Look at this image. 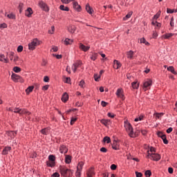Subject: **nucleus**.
Returning a JSON list of instances; mask_svg holds the SVG:
<instances>
[{
    "label": "nucleus",
    "instance_id": "obj_26",
    "mask_svg": "<svg viewBox=\"0 0 177 177\" xmlns=\"http://www.w3.org/2000/svg\"><path fill=\"white\" fill-rule=\"evenodd\" d=\"M83 167H84V162H80L77 166V170L82 171Z\"/></svg>",
    "mask_w": 177,
    "mask_h": 177
},
{
    "label": "nucleus",
    "instance_id": "obj_38",
    "mask_svg": "<svg viewBox=\"0 0 177 177\" xmlns=\"http://www.w3.org/2000/svg\"><path fill=\"white\" fill-rule=\"evenodd\" d=\"M157 136H158V138H161V139H162L165 136V134H164L163 132L158 131L157 133Z\"/></svg>",
    "mask_w": 177,
    "mask_h": 177
},
{
    "label": "nucleus",
    "instance_id": "obj_15",
    "mask_svg": "<svg viewBox=\"0 0 177 177\" xmlns=\"http://www.w3.org/2000/svg\"><path fill=\"white\" fill-rule=\"evenodd\" d=\"M59 151L62 153H67V151H68V149H67V147L65 145H61L59 147Z\"/></svg>",
    "mask_w": 177,
    "mask_h": 177
},
{
    "label": "nucleus",
    "instance_id": "obj_46",
    "mask_svg": "<svg viewBox=\"0 0 177 177\" xmlns=\"http://www.w3.org/2000/svg\"><path fill=\"white\" fill-rule=\"evenodd\" d=\"M24 7V5L22 3H20L19 4V13H21L23 12Z\"/></svg>",
    "mask_w": 177,
    "mask_h": 177
},
{
    "label": "nucleus",
    "instance_id": "obj_10",
    "mask_svg": "<svg viewBox=\"0 0 177 177\" xmlns=\"http://www.w3.org/2000/svg\"><path fill=\"white\" fill-rule=\"evenodd\" d=\"M153 82L150 80H147L143 83L144 89H147L148 88H150L151 85H152Z\"/></svg>",
    "mask_w": 177,
    "mask_h": 177
},
{
    "label": "nucleus",
    "instance_id": "obj_11",
    "mask_svg": "<svg viewBox=\"0 0 177 177\" xmlns=\"http://www.w3.org/2000/svg\"><path fill=\"white\" fill-rule=\"evenodd\" d=\"M17 133L13 131H6V135H7L8 137H9V139H13L15 136H16Z\"/></svg>",
    "mask_w": 177,
    "mask_h": 177
},
{
    "label": "nucleus",
    "instance_id": "obj_5",
    "mask_svg": "<svg viewBox=\"0 0 177 177\" xmlns=\"http://www.w3.org/2000/svg\"><path fill=\"white\" fill-rule=\"evenodd\" d=\"M11 78L14 82H24V80L17 74L12 73Z\"/></svg>",
    "mask_w": 177,
    "mask_h": 177
},
{
    "label": "nucleus",
    "instance_id": "obj_60",
    "mask_svg": "<svg viewBox=\"0 0 177 177\" xmlns=\"http://www.w3.org/2000/svg\"><path fill=\"white\" fill-rule=\"evenodd\" d=\"M51 177H60V174H59L57 172H55L51 176Z\"/></svg>",
    "mask_w": 177,
    "mask_h": 177
},
{
    "label": "nucleus",
    "instance_id": "obj_8",
    "mask_svg": "<svg viewBox=\"0 0 177 177\" xmlns=\"http://www.w3.org/2000/svg\"><path fill=\"white\" fill-rule=\"evenodd\" d=\"M115 95L118 96V97L122 99V100H125V97L124 96V91H122V88H118Z\"/></svg>",
    "mask_w": 177,
    "mask_h": 177
},
{
    "label": "nucleus",
    "instance_id": "obj_24",
    "mask_svg": "<svg viewBox=\"0 0 177 177\" xmlns=\"http://www.w3.org/2000/svg\"><path fill=\"white\" fill-rule=\"evenodd\" d=\"M0 62H4V63H8V58L5 57L3 54H0Z\"/></svg>",
    "mask_w": 177,
    "mask_h": 177
},
{
    "label": "nucleus",
    "instance_id": "obj_58",
    "mask_svg": "<svg viewBox=\"0 0 177 177\" xmlns=\"http://www.w3.org/2000/svg\"><path fill=\"white\" fill-rule=\"evenodd\" d=\"M136 177H142L143 176V174L140 172L136 171Z\"/></svg>",
    "mask_w": 177,
    "mask_h": 177
},
{
    "label": "nucleus",
    "instance_id": "obj_27",
    "mask_svg": "<svg viewBox=\"0 0 177 177\" xmlns=\"http://www.w3.org/2000/svg\"><path fill=\"white\" fill-rule=\"evenodd\" d=\"M64 45H71L73 44V40L71 39L66 38L64 41Z\"/></svg>",
    "mask_w": 177,
    "mask_h": 177
},
{
    "label": "nucleus",
    "instance_id": "obj_1",
    "mask_svg": "<svg viewBox=\"0 0 177 177\" xmlns=\"http://www.w3.org/2000/svg\"><path fill=\"white\" fill-rule=\"evenodd\" d=\"M124 128L127 132H128L130 138H135V134H133V128L128 120L124 121Z\"/></svg>",
    "mask_w": 177,
    "mask_h": 177
},
{
    "label": "nucleus",
    "instance_id": "obj_21",
    "mask_svg": "<svg viewBox=\"0 0 177 177\" xmlns=\"http://www.w3.org/2000/svg\"><path fill=\"white\" fill-rule=\"evenodd\" d=\"M86 10L89 13V15H92L93 10L92 9L91 6L89 4H86Z\"/></svg>",
    "mask_w": 177,
    "mask_h": 177
},
{
    "label": "nucleus",
    "instance_id": "obj_54",
    "mask_svg": "<svg viewBox=\"0 0 177 177\" xmlns=\"http://www.w3.org/2000/svg\"><path fill=\"white\" fill-rule=\"evenodd\" d=\"M7 27H8V25L5 23L0 24V28L1 29L6 28Z\"/></svg>",
    "mask_w": 177,
    "mask_h": 177
},
{
    "label": "nucleus",
    "instance_id": "obj_35",
    "mask_svg": "<svg viewBox=\"0 0 177 177\" xmlns=\"http://www.w3.org/2000/svg\"><path fill=\"white\" fill-rule=\"evenodd\" d=\"M100 75H98L97 73H95L94 75V80L96 82H99V80H100Z\"/></svg>",
    "mask_w": 177,
    "mask_h": 177
},
{
    "label": "nucleus",
    "instance_id": "obj_16",
    "mask_svg": "<svg viewBox=\"0 0 177 177\" xmlns=\"http://www.w3.org/2000/svg\"><path fill=\"white\" fill-rule=\"evenodd\" d=\"M10 150H12L11 147H6L2 151V154L3 156H6V154H8V153H9V151H10Z\"/></svg>",
    "mask_w": 177,
    "mask_h": 177
},
{
    "label": "nucleus",
    "instance_id": "obj_13",
    "mask_svg": "<svg viewBox=\"0 0 177 177\" xmlns=\"http://www.w3.org/2000/svg\"><path fill=\"white\" fill-rule=\"evenodd\" d=\"M73 8L75 9V10H77V12H81V6H80V4H78V2L73 1Z\"/></svg>",
    "mask_w": 177,
    "mask_h": 177
},
{
    "label": "nucleus",
    "instance_id": "obj_29",
    "mask_svg": "<svg viewBox=\"0 0 177 177\" xmlns=\"http://www.w3.org/2000/svg\"><path fill=\"white\" fill-rule=\"evenodd\" d=\"M60 10H64V12H68L70 10V8L68 7L64 6V5H61L59 6Z\"/></svg>",
    "mask_w": 177,
    "mask_h": 177
},
{
    "label": "nucleus",
    "instance_id": "obj_19",
    "mask_svg": "<svg viewBox=\"0 0 177 177\" xmlns=\"http://www.w3.org/2000/svg\"><path fill=\"white\" fill-rule=\"evenodd\" d=\"M68 31L71 34H74L75 32V26L74 25H70L68 27Z\"/></svg>",
    "mask_w": 177,
    "mask_h": 177
},
{
    "label": "nucleus",
    "instance_id": "obj_40",
    "mask_svg": "<svg viewBox=\"0 0 177 177\" xmlns=\"http://www.w3.org/2000/svg\"><path fill=\"white\" fill-rule=\"evenodd\" d=\"M95 174V173L93 172V169H90L88 171V172L87 173V175L88 177H92V176H93Z\"/></svg>",
    "mask_w": 177,
    "mask_h": 177
},
{
    "label": "nucleus",
    "instance_id": "obj_63",
    "mask_svg": "<svg viewBox=\"0 0 177 177\" xmlns=\"http://www.w3.org/2000/svg\"><path fill=\"white\" fill-rule=\"evenodd\" d=\"M158 37V35L157 34V32L153 31V38H157Z\"/></svg>",
    "mask_w": 177,
    "mask_h": 177
},
{
    "label": "nucleus",
    "instance_id": "obj_43",
    "mask_svg": "<svg viewBox=\"0 0 177 177\" xmlns=\"http://www.w3.org/2000/svg\"><path fill=\"white\" fill-rule=\"evenodd\" d=\"M7 17H8V19H12V20H14L15 19H16V15L11 13L7 15Z\"/></svg>",
    "mask_w": 177,
    "mask_h": 177
},
{
    "label": "nucleus",
    "instance_id": "obj_57",
    "mask_svg": "<svg viewBox=\"0 0 177 177\" xmlns=\"http://www.w3.org/2000/svg\"><path fill=\"white\" fill-rule=\"evenodd\" d=\"M111 169H112V171H115V169H117V165L113 164L111 165Z\"/></svg>",
    "mask_w": 177,
    "mask_h": 177
},
{
    "label": "nucleus",
    "instance_id": "obj_55",
    "mask_svg": "<svg viewBox=\"0 0 177 177\" xmlns=\"http://www.w3.org/2000/svg\"><path fill=\"white\" fill-rule=\"evenodd\" d=\"M17 52L20 53L21 52H23V46H19L17 48Z\"/></svg>",
    "mask_w": 177,
    "mask_h": 177
},
{
    "label": "nucleus",
    "instance_id": "obj_45",
    "mask_svg": "<svg viewBox=\"0 0 177 177\" xmlns=\"http://www.w3.org/2000/svg\"><path fill=\"white\" fill-rule=\"evenodd\" d=\"M131 16H132V12H129L125 17L123 18V20H127V19L131 18Z\"/></svg>",
    "mask_w": 177,
    "mask_h": 177
},
{
    "label": "nucleus",
    "instance_id": "obj_48",
    "mask_svg": "<svg viewBox=\"0 0 177 177\" xmlns=\"http://www.w3.org/2000/svg\"><path fill=\"white\" fill-rule=\"evenodd\" d=\"M91 60H96L97 59V53H93L91 57Z\"/></svg>",
    "mask_w": 177,
    "mask_h": 177
},
{
    "label": "nucleus",
    "instance_id": "obj_36",
    "mask_svg": "<svg viewBox=\"0 0 177 177\" xmlns=\"http://www.w3.org/2000/svg\"><path fill=\"white\" fill-rule=\"evenodd\" d=\"M47 165L48 167H50L52 168L55 167V162L49 160L47 162Z\"/></svg>",
    "mask_w": 177,
    "mask_h": 177
},
{
    "label": "nucleus",
    "instance_id": "obj_64",
    "mask_svg": "<svg viewBox=\"0 0 177 177\" xmlns=\"http://www.w3.org/2000/svg\"><path fill=\"white\" fill-rule=\"evenodd\" d=\"M174 12H175V11L174 10L170 9V8H167V13H174Z\"/></svg>",
    "mask_w": 177,
    "mask_h": 177
},
{
    "label": "nucleus",
    "instance_id": "obj_25",
    "mask_svg": "<svg viewBox=\"0 0 177 177\" xmlns=\"http://www.w3.org/2000/svg\"><path fill=\"white\" fill-rule=\"evenodd\" d=\"M133 89H139V83L138 82H133L131 83Z\"/></svg>",
    "mask_w": 177,
    "mask_h": 177
},
{
    "label": "nucleus",
    "instance_id": "obj_31",
    "mask_svg": "<svg viewBox=\"0 0 177 177\" xmlns=\"http://www.w3.org/2000/svg\"><path fill=\"white\" fill-rule=\"evenodd\" d=\"M168 71H170V73H172V74H174V75H176V71H175V68H174V66H169L167 68Z\"/></svg>",
    "mask_w": 177,
    "mask_h": 177
},
{
    "label": "nucleus",
    "instance_id": "obj_12",
    "mask_svg": "<svg viewBox=\"0 0 177 177\" xmlns=\"http://www.w3.org/2000/svg\"><path fill=\"white\" fill-rule=\"evenodd\" d=\"M80 49L83 50V52H88V50H89V49H91V46H86L83 44L80 43Z\"/></svg>",
    "mask_w": 177,
    "mask_h": 177
},
{
    "label": "nucleus",
    "instance_id": "obj_32",
    "mask_svg": "<svg viewBox=\"0 0 177 177\" xmlns=\"http://www.w3.org/2000/svg\"><path fill=\"white\" fill-rule=\"evenodd\" d=\"M67 171H68V172L66 174V177L73 176V174H74V170L67 169Z\"/></svg>",
    "mask_w": 177,
    "mask_h": 177
},
{
    "label": "nucleus",
    "instance_id": "obj_62",
    "mask_svg": "<svg viewBox=\"0 0 177 177\" xmlns=\"http://www.w3.org/2000/svg\"><path fill=\"white\" fill-rule=\"evenodd\" d=\"M170 26H171V27H174V17H171V19L170 20Z\"/></svg>",
    "mask_w": 177,
    "mask_h": 177
},
{
    "label": "nucleus",
    "instance_id": "obj_9",
    "mask_svg": "<svg viewBox=\"0 0 177 177\" xmlns=\"http://www.w3.org/2000/svg\"><path fill=\"white\" fill-rule=\"evenodd\" d=\"M67 168L66 167H61L59 168V172L62 176L67 177Z\"/></svg>",
    "mask_w": 177,
    "mask_h": 177
},
{
    "label": "nucleus",
    "instance_id": "obj_23",
    "mask_svg": "<svg viewBox=\"0 0 177 177\" xmlns=\"http://www.w3.org/2000/svg\"><path fill=\"white\" fill-rule=\"evenodd\" d=\"M140 43L145 44V45H146L147 46H149L150 45V43H149V41H146L145 37H142L140 39Z\"/></svg>",
    "mask_w": 177,
    "mask_h": 177
},
{
    "label": "nucleus",
    "instance_id": "obj_49",
    "mask_svg": "<svg viewBox=\"0 0 177 177\" xmlns=\"http://www.w3.org/2000/svg\"><path fill=\"white\" fill-rule=\"evenodd\" d=\"M79 85L81 88H85V82L84 80H81Z\"/></svg>",
    "mask_w": 177,
    "mask_h": 177
},
{
    "label": "nucleus",
    "instance_id": "obj_18",
    "mask_svg": "<svg viewBox=\"0 0 177 177\" xmlns=\"http://www.w3.org/2000/svg\"><path fill=\"white\" fill-rule=\"evenodd\" d=\"M113 67L114 68L118 69L120 67H121V63L118 62V60H114L113 61Z\"/></svg>",
    "mask_w": 177,
    "mask_h": 177
},
{
    "label": "nucleus",
    "instance_id": "obj_41",
    "mask_svg": "<svg viewBox=\"0 0 177 177\" xmlns=\"http://www.w3.org/2000/svg\"><path fill=\"white\" fill-rule=\"evenodd\" d=\"M48 160H49V161L55 162V160H56V157H55V156H53V155H50L48 156Z\"/></svg>",
    "mask_w": 177,
    "mask_h": 177
},
{
    "label": "nucleus",
    "instance_id": "obj_4",
    "mask_svg": "<svg viewBox=\"0 0 177 177\" xmlns=\"http://www.w3.org/2000/svg\"><path fill=\"white\" fill-rule=\"evenodd\" d=\"M38 6L40 9H41V10H44V12H49V6H48V4H46V3L44 2L43 1H39Z\"/></svg>",
    "mask_w": 177,
    "mask_h": 177
},
{
    "label": "nucleus",
    "instance_id": "obj_44",
    "mask_svg": "<svg viewBox=\"0 0 177 177\" xmlns=\"http://www.w3.org/2000/svg\"><path fill=\"white\" fill-rule=\"evenodd\" d=\"M103 140L104 142H106V143H110V142H111V140L108 136L104 137Z\"/></svg>",
    "mask_w": 177,
    "mask_h": 177
},
{
    "label": "nucleus",
    "instance_id": "obj_3",
    "mask_svg": "<svg viewBox=\"0 0 177 177\" xmlns=\"http://www.w3.org/2000/svg\"><path fill=\"white\" fill-rule=\"evenodd\" d=\"M39 45V41L37 40V39H34L29 44L28 48L29 50H34L35 49L36 46H38Z\"/></svg>",
    "mask_w": 177,
    "mask_h": 177
},
{
    "label": "nucleus",
    "instance_id": "obj_6",
    "mask_svg": "<svg viewBox=\"0 0 177 177\" xmlns=\"http://www.w3.org/2000/svg\"><path fill=\"white\" fill-rule=\"evenodd\" d=\"M13 113H17L18 114H27L28 115H30V112L28 111H26L25 109H21L19 108H15L13 109Z\"/></svg>",
    "mask_w": 177,
    "mask_h": 177
},
{
    "label": "nucleus",
    "instance_id": "obj_53",
    "mask_svg": "<svg viewBox=\"0 0 177 177\" xmlns=\"http://www.w3.org/2000/svg\"><path fill=\"white\" fill-rule=\"evenodd\" d=\"M162 140H163V143H165V145H168V140H167V136L163 137Z\"/></svg>",
    "mask_w": 177,
    "mask_h": 177
},
{
    "label": "nucleus",
    "instance_id": "obj_20",
    "mask_svg": "<svg viewBox=\"0 0 177 177\" xmlns=\"http://www.w3.org/2000/svg\"><path fill=\"white\" fill-rule=\"evenodd\" d=\"M32 14V9H31V8H28L26 12H25V15L26 16H27L28 17H30L31 15Z\"/></svg>",
    "mask_w": 177,
    "mask_h": 177
},
{
    "label": "nucleus",
    "instance_id": "obj_7",
    "mask_svg": "<svg viewBox=\"0 0 177 177\" xmlns=\"http://www.w3.org/2000/svg\"><path fill=\"white\" fill-rule=\"evenodd\" d=\"M82 66V62L81 61H76L72 66V70L73 73L77 71V68H80Z\"/></svg>",
    "mask_w": 177,
    "mask_h": 177
},
{
    "label": "nucleus",
    "instance_id": "obj_50",
    "mask_svg": "<svg viewBox=\"0 0 177 177\" xmlns=\"http://www.w3.org/2000/svg\"><path fill=\"white\" fill-rule=\"evenodd\" d=\"M143 120V115H140L138 118H136L134 121L138 122V121H142Z\"/></svg>",
    "mask_w": 177,
    "mask_h": 177
},
{
    "label": "nucleus",
    "instance_id": "obj_56",
    "mask_svg": "<svg viewBox=\"0 0 177 177\" xmlns=\"http://www.w3.org/2000/svg\"><path fill=\"white\" fill-rule=\"evenodd\" d=\"M77 121V118H72L71 120V125H74V122Z\"/></svg>",
    "mask_w": 177,
    "mask_h": 177
},
{
    "label": "nucleus",
    "instance_id": "obj_47",
    "mask_svg": "<svg viewBox=\"0 0 177 177\" xmlns=\"http://www.w3.org/2000/svg\"><path fill=\"white\" fill-rule=\"evenodd\" d=\"M146 177L151 176V171L150 170H147L145 173Z\"/></svg>",
    "mask_w": 177,
    "mask_h": 177
},
{
    "label": "nucleus",
    "instance_id": "obj_14",
    "mask_svg": "<svg viewBox=\"0 0 177 177\" xmlns=\"http://www.w3.org/2000/svg\"><path fill=\"white\" fill-rule=\"evenodd\" d=\"M112 149L113 150H120V144L117 140H113V144H112Z\"/></svg>",
    "mask_w": 177,
    "mask_h": 177
},
{
    "label": "nucleus",
    "instance_id": "obj_42",
    "mask_svg": "<svg viewBox=\"0 0 177 177\" xmlns=\"http://www.w3.org/2000/svg\"><path fill=\"white\" fill-rule=\"evenodd\" d=\"M13 71H15V73H20V71H21V69L19 66H15L13 68Z\"/></svg>",
    "mask_w": 177,
    "mask_h": 177
},
{
    "label": "nucleus",
    "instance_id": "obj_17",
    "mask_svg": "<svg viewBox=\"0 0 177 177\" xmlns=\"http://www.w3.org/2000/svg\"><path fill=\"white\" fill-rule=\"evenodd\" d=\"M133 55H135V53L133 50L128 51L127 53V59L132 60L133 59Z\"/></svg>",
    "mask_w": 177,
    "mask_h": 177
},
{
    "label": "nucleus",
    "instance_id": "obj_34",
    "mask_svg": "<svg viewBox=\"0 0 177 177\" xmlns=\"http://www.w3.org/2000/svg\"><path fill=\"white\" fill-rule=\"evenodd\" d=\"M41 132L43 135H46L47 133H49V129L46 128L41 130Z\"/></svg>",
    "mask_w": 177,
    "mask_h": 177
},
{
    "label": "nucleus",
    "instance_id": "obj_59",
    "mask_svg": "<svg viewBox=\"0 0 177 177\" xmlns=\"http://www.w3.org/2000/svg\"><path fill=\"white\" fill-rule=\"evenodd\" d=\"M107 104H109L104 101H102V102H101V106H102V107H106V106H107Z\"/></svg>",
    "mask_w": 177,
    "mask_h": 177
},
{
    "label": "nucleus",
    "instance_id": "obj_39",
    "mask_svg": "<svg viewBox=\"0 0 177 177\" xmlns=\"http://www.w3.org/2000/svg\"><path fill=\"white\" fill-rule=\"evenodd\" d=\"M174 34L173 33H167L164 35L165 39H168L169 38H171V37H173Z\"/></svg>",
    "mask_w": 177,
    "mask_h": 177
},
{
    "label": "nucleus",
    "instance_id": "obj_22",
    "mask_svg": "<svg viewBox=\"0 0 177 177\" xmlns=\"http://www.w3.org/2000/svg\"><path fill=\"white\" fill-rule=\"evenodd\" d=\"M62 100V102H64V103H66V102H67V100H68V94H67V93H64L63 94Z\"/></svg>",
    "mask_w": 177,
    "mask_h": 177
},
{
    "label": "nucleus",
    "instance_id": "obj_37",
    "mask_svg": "<svg viewBox=\"0 0 177 177\" xmlns=\"http://www.w3.org/2000/svg\"><path fill=\"white\" fill-rule=\"evenodd\" d=\"M162 115H164V113H154V116L160 119L162 117Z\"/></svg>",
    "mask_w": 177,
    "mask_h": 177
},
{
    "label": "nucleus",
    "instance_id": "obj_28",
    "mask_svg": "<svg viewBox=\"0 0 177 177\" xmlns=\"http://www.w3.org/2000/svg\"><path fill=\"white\" fill-rule=\"evenodd\" d=\"M33 89H34V86H29L28 88H27L26 89V95H30V93H31V92L33 91Z\"/></svg>",
    "mask_w": 177,
    "mask_h": 177
},
{
    "label": "nucleus",
    "instance_id": "obj_51",
    "mask_svg": "<svg viewBox=\"0 0 177 177\" xmlns=\"http://www.w3.org/2000/svg\"><path fill=\"white\" fill-rule=\"evenodd\" d=\"M81 172H82V171L77 170L76 172H75V176L76 177H81Z\"/></svg>",
    "mask_w": 177,
    "mask_h": 177
},
{
    "label": "nucleus",
    "instance_id": "obj_61",
    "mask_svg": "<svg viewBox=\"0 0 177 177\" xmlns=\"http://www.w3.org/2000/svg\"><path fill=\"white\" fill-rule=\"evenodd\" d=\"M71 81V80L70 79V77H66V79H65V81H64V82L66 83V84H70V82Z\"/></svg>",
    "mask_w": 177,
    "mask_h": 177
},
{
    "label": "nucleus",
    "instance_id": "obj_33",
    "mask_svg": "<svg viewBox=\"0 0 177 177\" xmlns=\"http://www.w3.org/2000/svg\"><path fill=\"white\" fill-rule=\"evenodd\" d=\"M100 122L101 124H103V125H105V127H107V124L110 122V120L102 119L100 120Z\"/></svg>",
    "mask_w": 177,
    "mask_h": 177
},
{
    "label": "nucleus",
    "instance_id": "obj_2",
    "mask_svg": "<svg viewBox=\"0 0 177 177\" xmlns=\"http://www.w3.org/2000/svg\"><path fill=\"white\" fill-rule=\"evenodd\" d=\"M147 158H150L153 161H160L161 160V155L156 153H150V151H148Z\"/></svg>",
    "mask_w": 177,
    "mask_h": 177
},
{
    "label": "nucleus",
    "instance_id": "obj_52",
    "mask_svg": "<svg viewBox=\"0 0 177 177\" xmlns=\"http://www.w3.org/2000/svg\"><path fill=\"white\" fill-rule=\"evenodd\" d=\"M160 15H161V11H159L156 15H155L153 16V19H155V20H157V19L160 17Z\"/></svg>",
    "mask_w": 177,
    "mask_h": 177
},
{
    "label": "nucleus",
    "instance_id": "obj_30",
    "mask_svg": "<svg viewBox=\"0 0 177 177\" xmlns=\"http://www.w3.org/2000/svg\"><path fill=\"white\" fill-rule=\"evenodd\" d=\"M65 162L66 164H70V162H71V157L70 156V155H66Z\"/></svg>",
    "mask_w": 177,
    "mask_h": 177
}]
</instances>
